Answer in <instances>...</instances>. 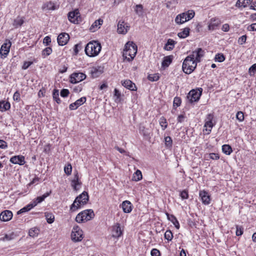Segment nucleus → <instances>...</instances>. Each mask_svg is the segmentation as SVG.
Masks as SVG:
<instances>
[{
    "instance_id": "obj_1",
    "label": "nucleus",
    "mask_w": 256,
    "mask_h": 256,
    "mask_svg": "<svg viewBox=\"0 0 256 256\" xmlns=\"http://www.w3.org/2000/svg\"><path fill=\"white\" fill-rule=\"evenodd\" d=\"M137 52V46L132 42H128L124 46L123 56L128 61L132 60Z\"/></svg>"
},
{
    "instance_id": "obj_2",
    "label": "nucleus",
    "mask_w": 256,
    "mask_h": 256,
    "mask_svg": "<svg viewBox=\"0 0 256 256\" xmlns=\"http://www.w3.org/2000/svg\"><path fill=\"white\" fill-rule=\"evenodd\" d=\"M102 49L100 43L97 41L89 42L85 47V52L90 57H94L98 56Z\"/></svg>"
},
{
    "instance_id": "obj_3",
    "label": "nucleus",
    "mask_w": 256,
    "mask_h": 256,
    "mask_svg": "<svg viewBox=\"0 0 256 256\" xmlns=\"http://www.w3.org/2000/svg\"><path fill=\"white\" fill-rule=\"evenodd\" d=\"M88 200V192H84L82 194L76 198L72 204L70 206V210L75 212L87 203Z\"/></svg>"
},
{
    "instance_id": "obj_4",
    "label": "nucleus",
    "mask_w": 256,
    "mask_h": 256,
    "mask_svg": "<svg viewBox=\"0 0 256 256\" xmlns=\"http://www.w3.org/2000/svg\"><path fill=\"white\" fill-rule=\"evenodd\" d=\"M197 64L192 60L191 56H186L184 59L182 66V69L183 72L186 74H190L196 69Z\"/></svg>"
},
{
    "instance_id": "obj_5",
    "label": "nucleus",
    "mask_w": 256,
    "mask_h": 256,
    "mask_svg": "<svg viewBox=\"0 0 256 256\" xmlns=\"http://www.w3.org/2000/svg\"><path fill=\"white\" fill-rule=\"evenodd\" d=\"M195 15L193 10H188L178 14L175 18V22L178 24H182L184 22L192 19Z\"/></svg>"
},
{
    "instance_id": "obj_6",
    "label": "nucleus",
    "mask_w": 256,
    "mask_h": 256,
    "mask_svg": "<svg viewBox=\"0 0 256 256\" xmlns=\"http://www.w3.org/2000/svg\"><path fill=\"white\" fill-rule=\"evenodd\" d=\"M94 216V211L91 209L84 210L80 212L76 218L77 222L81 223L90 220Z\"/></svg>"
},
{
    "instance_id": "obj_7",
    "label": "nucleus",
    "mask_w": 256,
    "mask_h": 256,
    "mask_svg": "<svg viewBox=\"0 0 256 256\" xmlns=\"http://www.w3.org/2000/svg\"><path fill=\"white\" fill-rule=\"evenodd\" d=\"M71 238L73 242H80L83 238V232L78 226H74L71 234Z\"/></svg>"
},
{
    "instance_id": "obj_8",
    "label": "nucleus",
    "mask_w": 256,
    "mask_h": 256,
    "mask_svg": "<svg viewBox=\"0 0 256 256\" xmlns=\"http://www.w3.org/2000/svg\"><path fill=\"white\" fill-rule=\"evenodd\" d=\"M68 20L74 24H78L81 21L80 14L78 9L70 12L68 14Z\"/></svg>"
},
{
    "instance_id": "obj_9",
    "label": "nucleus",
    "mask_w": 256,
    "mask_h": 256,
    "mask_svg": "<svg viewBox=\"0 0 256 256\" xmlns=\"http://www.w3.org/2000/svg\"><path fill=\"white\" fill-rule=\"evenodd\" d=\"M12 46L10 40H6L0 49V54L2 58H6L10 52V49Z\"/></svg>"
},
{
    "instance_id": "obj_10",
    "label": "nucleus",
    "mask_w": 256,
    "mask_h": 256,
    "mask_svg": "<svg viewBox=\"0 0 256 256\" xmlns=\"http://www.w3.org/2000/svg\"><path fill=\"white\" fill-rule=\"evenodd\" d=\"M204 56V51L201 48H198L194 51L192 52V54L188 56L192 58V60H194L196 63L200 62L201 60V58Z\"/></svg>"
},
{
    "instance_id": "obj_11",
    "label": "nucleus",
    "mask_w": 256,
    "mask_h": 256,
    "mask_svg": "<svg viewBox=\"0 0 256 256\" xmlns=\"http://www.w3.org/2000/svg\"><path fill=\"white\" fill-rule=\"evenodd\" d=\"M86 78V75L82 72H74L70 76V81L72 84L80 82Z\"/></svg>"
},
{
    "instance_id": "obj_12",
    "label": "nucleus",
    "mask_w": 256,
    "mask_h": 256,
    "mask_svg": "<svg viewBox=\"0 0 256 256\" xmlns=\"http://www.w3.org/2000/svg\"><path fill=\"white\" fill-rule=\"evenodd\" d=\"M128 24L123 20H120L118 24V34H126L129 30Z\"/></svg>"
},
{
    "instance_id": "obj_13",
    "label": "nucleus",
    "mask_w": 256,
    "mask_h": 256,
    "mask_svg": "<svg viewBox=\"0 0 256 256\" xmlns=\"http://www.w3.org/2000/svg\"><path fill=\"white\" fill-rule=\"evenodd\" d=\"M70 39L69 35L65 32L60 34L58 36V42L60 46L66 44Z\"/></svg>"
},
{
    "instance_id": "obj_14",
    "label": "nucleus",
    "mask_w": 256,
    "mask_h": 256,
    "mask_svg": "<svg viewBox=\"0 0 256 256\" xmlns=\"http://www.w3.org/2000/svg\"><path fill=\"white\" fill-rule=\"evenodd\" d=\"M82 182L79 180L78 172H76V174H74V178L72 180L71 186L74 190L78 191L80 188Z\"/></svg>"
},
{
    "instance_id": "obj_15",
    "label": "nucleus",
    "mask_w": 256,
    "mask_h": 256,
    "mask_svg": "<svg viewBox=\"0 0 256 256\" xmlns=\"http://www.w3.org/2000/svg\"><path fill=\"white\" fill-rule=\"evenodd\" d=\"M200 96L201 92H198L193 90L188 93V98L190 102H193L198 101L200 99Z\"/></svg>"
},
{
    "instance_id": "obj_16",
    "label": "nucleus",
    "mask_w": 256,
    "mask_h": 256,
    "mask_svg": "<svg viewBox=\"0 0 256 256\" xmlns=\"http://www.w3.org/2000/svg\"><path fill=\"white\" fill-rule=\"evenodd\" d=\"M122 234V230L120 226V224L116 223L112 227V236L118 238Z\"/></svg>"
},
{
    "instance_id": "obj_17",
    "label": "nucleus",
    "mask_w": 256,
    "mask_h": 256,
    "mask_svg": "<svg viewBox=\"0 0 256 256\" xmlns=\"http://www.w3.org/2000/svg\"><path fill=\"white\" fill-rule=\"evenodd\" d=\"M202 203L204 204L208 205L210 202V197L208 192L205 190H201L199 194Z\"/></svg>"
},
{
    "instance_id": "obj_18",
    "label": "nucleus",
    "mask_w": 256,
    "mask_h": 256,
    "mask_svg": "<svg viewBox=\"0 0 256 256\" xmlns=\"http://www.w3.org/2000/svg\"><path fill=\"white\" fill-rule=\"evenodd\" d=\"M10 162L14 164L23 165L25 164L24 157L22 156H15L12 157Z\"/></svg>"
},
{
    "instance_id": "obj_19",
    "label": "nucleus",
    "mask_w": 256,
    "mask_h": 256,
    "mask_svg": "<svg viewBox=\"0 0 256 256\" xmlns=\"http://www.w3.org/2000/svg\"><path fill=\"white\" fill-rule=\"evenodd\" d=\"M86 102V98L84 96L76 100L74 102L69 106L70 110H76L78 107L84 104Z\"/></svg>"
},
{
    "instance_id": "obj_20",
    "label": "nucleus",
    "mask_w": 256,
    "mask_h": 256,
    "mask_svg": "<svg viewBox=\"0 0 256 256\" xmlns=\"http://www.w3.org/2000/svg\"><path fill=\"white\" fill-rule=\"evenodd\" d=\"M12 218V213L11 211L6 210L0 214V220L4 222L10 220Z\"/></svg>"
},
{
    "instance_id": "obj_21",
    "label": "nucleus",
    "mask_w": 256,
    "mask_h": 256,
    "mask_svg": "<svg viewBox=\"0 0 256 256\" xmlns=\"http://www.w3.org/2000/svg\"><path fill=\"white\" fill-rule=\"evenodd\" d=\"M122 208L125 213H130L132 210V204L128 200H125L122 202Z\"/></svg>"
},
{
    "instance_id": "obj_22",
    "label": "nucleus",
    "mask_w": 256,
    "mask_h": 256,
    "mask_svg": "<svg viewBox=\"0 0 256 256\" xmlns=\"http://www.w3.org/2000/svg\"><path fill=\"white\" fill-rule=\"evenodd\" d=\"M122 85L126 88L131 90H136V86L134 83L129 80H126L122 82Z\"/></svg>"
},
{
    "instance_id": "obj_23",
    "label": "nucleus",
    "mask_w": 256,
    "mask_h": 256,
    "mask_svg": "<svg viewBox=\"0 0 256 256\" xmlns=\"http://www.w3.org/2000/svg\"><path fill=\"white\" fill-rule=\"evenodd\" d=\"M172 59L173 56L172 55L164 56L162 63V66L164 68L168 67L172 63Z\"/></svg>"
},
{
    "instance_id": "obj_24",
    "label": "nucleus",
    "mask_w": 256,
    "mask_h": 256,
    "mask_svg": "<svg viewBox=\"0 0 256 256\" xmlns=\"http://www.w3.org/2000/svg\"><path fill=\"white\" fill-rule=\"evenodd\" d=\"M252 0H238L236 4V6L237 8H246L250 4Z\"/></svg>"
},
{
    "instance_id": "obj_25",
    "label": "nucleus",
    "mask_w": 256,
    "mask_h": 256,
    "mask_svg": "<svg viewBox=\"0 0 256 256\" xmlns=\"http://www.w3.org/2000/svg\"><path fill=\"white\" fill-rule=\"evenodd\" d=\"M176 42L172 39L169 38L164 46V48L166 50H171L174 47Z\"/></svg>"
},
{
    "instance_id": "obj_26",
    "label": "nucleus",
    "mask_w": 256,
    "mask_h": 256,
    "mask_svg": "<svg viewBox=\"0 0 256 256\" xmlns=\"http://www.w3.org/2000/svg\"><path fill=\"white\" fill-rule=\"evenodd\" d=\"M102 22L103 20L101 19L96 20L91 26L90 30L92 32H95L98 28H100V26L102 25Z\"/></svg>"
},
{
    "instance_id": "obj_27",
    "label": "nucleus",
    "mask_w": 256,
    "mask_h": 256,
    "mask_svg": "<svg viewBox=\"0 0 256 256\" xmlns=\"http://www.w3.org/2000/svg\"><path fill=\"white\" fill-rule=\"evenodd\" d=\"M58 6H56L52 2H48L44 4L42 9H46L48 10H55L58 8Z\"/></svg>"
},
{
    "instance_id": "obj_28",
    "label": "nucleus",
    "mask_w": 256,
    "mask_h": 256,
    "mask_svg": "<svg viewBox=\"0 0 256 256\" xmlns=\"http://www.w3.org/2000/svg\"><path fill=\"white\" fill-rule=\"evenodd\" d=\"M51 194V191L50 192H46L44 194H43L41 196H38L36 199H34L33 202L34 204H36V206L38 204L42 202L45 198H46L47 196H50V194Z\"/></svg>"
},
{
    "instance_id": "obj_29",
    "label": "nucleus",
    "mask_w": 256,
    "mask_h": 256,
    "mask_svg": "<svg viewBox=\"0 0 256 256\" xmlns=\"http://www.w3.org/2000/svg\"><path fill=\"white\" fill-rule=\"evenodd\" d=\"M219 24V21L216 19H212L210 23L208 26V30H213L216 28Z\"/></svg>"
},
{
    "instance_id": "obj_30",
    "label": "nucleus",
    "mask_w": 256,
    "mask_h": 256,
    "mask_svg": "<svg viewBox=\"0 0 256 256\" xmlns=\"http://www.w3.org/2000/svg\"><path fill=\"white\" fill-rule=\"evenodd\" d=\"M24 18L18 16L16 19L14 20L12 25L16 28H17L18 26H20L24 24Z\"/></svg>"
},
{
    "instance_id": "obj_31",
    "label": "nucleus",
    "mask_w": 256,
    "mask_h": 256,
    "mask_svg": "<svg viewBox=\"0 0 256 256\" xmlns=\"http://www.w3.org/2000/svg\"><path fill=\"white\" fill-rule=\"evenodd\" d=\"M190 30V29L188 28H186L182 32H178V36L180 38H186L189 36Z\"/></svg>"
},
{
    "instance_id": "obj_32",
    "label": "nucleus",
    "mask_w": 256,
    "mask_h": 256,
    "mask_svg": "<svg viewBox=\"0 0 256 256\" xmlns=\"http://www.w3.org/2000/svg\"><path fill=\"white\" fill-rule=\"evenodd\" d=\"M142 174L140 170H138L133 174L132 180L138 182L142 179Z\"/></svg>"
},
{
    "instance_id": "obj_33",
    "label": "nucleus",
    "mask_w": 256,
    "mask_h": 256,
    "mask_svg": "<svg viewBox=\"0 0 256 256\" xmlns=\"http://www.w3.org/2000/svg\"><path fill=\"white\" fill-rule=\"evenodd\" d=\"M222 152L227 154L230 155L232 152V148L228 144H224L222 146Z\"/></svg>"
},
{
    "instance_id": "obj_34",
    "label": "nucleus",
    "mask_w": 256,
    "mask_h": 256,
    "mask_svg": "<svg viewBox=\"0 0 256 256\" xmlns=\"http://www.w3.org/2000/svg\"><path fill=\"white\" fill-rule=\"evenodd\" d=\"M16 235L14 232H11L10 234H6L4 237L0 238V240L2 241H9L14 239Z\"/></svg>"
},
{
    "instance_id": "obj_35",
    "label": "nucleus",
    "mask_w": 256,
    "mask_h": 256,
    "mask_svg": "<svg viewBox=\"0 0 256 256\" xmlns=\"http://www.w3.org/2000/svg\"><path fill=\"white\" fill-rule=\"evenodd\" d=\"M40 230L36 228H33L29 230V236L31 237L34 238L38 236L39 234Z\"/></svg>"
},
{
    "instance_id": "obj_36",
    "label": "nucleus",
    "mask_w": 256,
    "mask_h": 256,
    "mask_svg": "<svg viewBox=\"0 0 256 256\" xmlns=\"http://www.w3.org/2000/svg\"><path fill=\"white\" fill-rule=\"evenodd\" d=\"M52 97L54 100L58 104H60V100L59 98V92L58 90L54 89L52 92Z\"/></svg>"
},
{
    "instance_id": "obj_37",
    "label": "nucleus",
    "mask_w": 256,
    "mask_h": 256,
    "mask_svg": "<svg viewBox=\"0 0 256 256\" xmlns=\"http://www.w3.org/2000/svg\"><path fill=\"white\" fill-rule=\"evenodd\" d=\"M136 13L138 16H140L143 14V6L140 4H136L134 9Z\"/></svg>"
},
{
    "instance_id": "obj_38",
    "label": "nucleus",
    "mask_w": 256,
    "mask_h": 256,
    "mask_svg": "<svg viewBox=\"0 0 256 256\" xmlns=\"http://www.w3.org/2000/svg\"><path fill=\"white\" fill-rule=\"evenodd\" d=\"M45 216L48 224H52L54 222V216L52 213H45Z\"/></svg>"
},
{
    "instance_id": "obj_39",
    "label": "nucleus",
    "mask_w": 256,
    "mask_h": 256,
    "mask_svg": "<svg viewBox=\"0 0 256 256\" xmlns=\"http://www.w3.org/2000/svg\"><path fill=\"white\" fill-rule=\"evenodd\" d=\"M148 80L152 82H156L159 80L160 77L158 74H154L148 75Z\"/></svg>"
},
{
    "instance_id": "obj_40",
    "label": "nucleus",
    "mask_w": 256,
    "mask_h": 256,
    "mask_svg": "<svg viewBox=\"0 0 256 256\" xmlns=\"http://www.w3.org/2000/svg\"><path fill=\"white\" fill-rule=\"evenodd\" d=\"M64 171L66 175H70L72 171V165L70 164H68L66 165L64 168Z\"/></svg>"
},
{
    "instance_id": "obj_41",
    "label": "nucleus",
    "mask_w": 256,
    "mask_h": 256,
    "mask_svg": "<svg viewBox=\"0 0 256 256\" xmlns=\"http://www.w3.org/2000/svg\"><path fill=\"white\" fill-rule=\"evenodd\" d=\"M160 124L162 126V130H164L168 126L166 119L164 117H162L160 118Z\"/></svg>"
},
{
    "instance_id": "obj_42",
    "label": "nucleus",
    "mask_w": 256,
    "mask_h": 256,
    "mask_svg": "<svg viewBox=\"0 0 256 256\" xmlns=\"http://www.w3.org/2000/svg\"><path fill=\"white\" fill-rule=\"evenodd\" d=\"M173 234L170 230H167L164 233V238L168 241H170L172 239Z\"/></svg>"
},
{
    "instance_id": "obj_43",
    "label": "nucleus",
    "mask_w": 256,
    "mask_h": 256,
    "mask_svg": "<svg viewBox=\"0 0 256 256\" xmlns=\"http://www.w3.org/2000/svg\"><path fill=\"white\" fill-rule=\"evenodd\" d=\"M214 59L216 61H218V62H222L224 60L225 57L222 54H218L216 55Z\"/></svg>"
},
{
    "instance_id": "obj_44",
    "label": "nucleus",
    "mask_w": 256,
    "mask_h": 256,
    "mask_svg": "<svg viewBox=\"0 0 256 256\" xmlns=\"http://www.w3.org/2000/svg\"><path fill=\"white\" fill-rule=\"evenodd\" d=\"M52 52V49L50 47H47L42 52V56H49Z\"/></svg>"
},
{
    "instance_id": "obj_45",
    "label": "nucleus",
    "mask_w": 256,
    "mask_h": 256,
    "mask_svg": "<svg viewBox=\"0 0 256 256\" xmlns=\"http://www.w3.org/2000/svg\"><path fill=\"white\" fill-rule=\"evenodd\" d=\"M165 144L168 147H171L172 146V139L170 136H166L164 138Z\"/></svg>"
},
{
    "instance_id": "obj_46",
    "label": "nucleus",
    "mask_w": 256,
    "mask_h": 256,
    "mask_svg": "<svg viewBox=\"0 0 256 256\" xmlns=\"http://www.w3.org/2000/svg\"><path fill=\"white\" fill-rule=\"evenodd\" d=\"M256 72V64L252 65L249 68L248 72L250 76H254Z\"/></svg>"
},
{
    "instance_id": "obj_47",
    "label": "nucleus",
    "mask_w": 256,
    "mask_h": 256,
    "mask_svg": "<svg viewBox=\"0 0 256 256\" xmlns=\"http://www.w3.org/2000/svg\"><path fill=\"white\" fill-rule=\"evenodd\" d=\"M213 126V124L212 121H209V122H205L204 124V127H206L207 128H208V129L206 128V130L210 132L211 131V130Z\"/></svg>"
},
{
    "instance_id": "obj_48",
    "label": "nucleus",
    "mask_w": 256,
    "mask_h": 256,
    "mask_svg": "<svg viewBox=\"0 0 256 256\" xmlns=\"http://www.w3.org/2000/svg\"><path fill=\"white\" fill-rule=\"evenodd\" d=\"M236 118L240 121L242 122L244 120V114L242 112H238L236 114Z\"/></svg>"
},
{
    "instance_id": "obj_49",
    "label": "nucleus",
    "mask_w": 256,
    "mask_h": 256,
    "mask_svg": "<svg viewBox=\"0 0 256 256\" xmlns=\"http://www.w3.org/2000/svg\"><path fill=\"white\" fill-rule=\"evenodd\" d=\"M2 102H4V104H2V108H3L2 110L6 111V110H9L10 108V102H5L4 100H2Z\"/></svg>"
},
{
    "instance_id": "obj_50",
    "label": "nucleus",
    "mask_w": 256,
    "mask_h": 256,
    "mask_svg": "<svg viewBox=\"0 0 256 256\" xmlns=\"http://www.w3.org/2000/svg\"><path fill=\"white\" fill-rule=\"evenodd\" d=\"M180 196L182 199H188V191L186 190H182L180 194Z\"/></svg>"
},
{
    "instance_id": "obj_51",
    "label": "nucleus",
    "mask_w": 256,
    "mask_h": 256,
    "mask_svg": "<svg viewBox=\"0 0 256 256\" xmlns=\"http://www.w3.org/2000/svg\"><path fill=\"white\" fill-rule=\"evenodd\" d=\"M246 35L242 36L239 38L238 40V43L242 45L246 42Z\"/></svg>"
},
{
    "instance_id": "obj_52",
    "label": "nucleus",
    "mask_w": 256,
    "mask_h": 256,
    "mask_svg": "<svg viewBox=\"0 0 256 256\" xmlns=\"http://www.w3.org/2000/svg\"><path fill=\"white\" fill-rule=\"evenodd\" d=\"M13 99L16 102H20V93L16 91L14 92L13 96Z\"/></svg>"
},
{
    "instance_id": "obj_53",
    "label": "nucleus",
    "mask_w": 256,
    "mask_h": 256,
    "mask_svg": "<svg viewBox=\"0 0 256 256\" xmlns=\"http://www.w3.org/2000/svg\"><path fill=\"white\" fill-rule=\"evenodd\" d=\"M236 235L237 236H240L243 234V228L242 226H236Z\"/></svg>"
},
{
    "instance_id": "obj_54",
    "label": "nucleus",
    "mask_w": 256,
    "mask_h": 256,
    "mask_svg": "<svg viewBox=\"0 0 256 256\" xmlns=\"http://www.w3.org/2000/svg\"><path fill=\"white\" fill-rule=\"evenodd\" d=\"M181 104V100L178 97H176L174 100V106H179Z\"/></svg>"
},
{
    "instance_id": "obj_55",
    "label": "nucleus",
    "mask_w": 256,
    "mask_h": 256,
    "mask_svg": "<svg viewBox=\"0 0 256 256\" xmlns=\"http://www.w3.org/2000/svg\"><path fill=\"white\" fill-rule=\"evenodd\" d=\"M151 255L152 256H160V253L158 250L153 248L151 251Z\"/></svg>"
},
{
    "instance_id": "obj_56",
    "label": "nucleus",
    "mask_w": 256,
    "mask_h": 256,
    "mask_svg": "<svg viewBox=\"0 0 256 256\" xmlns=\"http://www.w3.org/2000/svg\"><path fill=\"white\" fill-rule=\"evenodd\" d=\"M68 94L69 91L68 89H62L60 92V96L64 98L68 96Z\"/></svg>"
},
{
    "instance_id": "obj_57",
    "label": "nucleus",
    "mask_w": 256,
    "mask_h": 256,
    "mask_svg": "<svg viewBox=\"0 0 256 256\" xmlns=\"http://www.w3.org/2000/svg\"><path fill=\"white\" fill-rule=\"evenodd\" d=\"M171 217L174 220V221L173 220H172V222L174 224V225L175 226L176 228H177L178 229L179 228H180V224H179V223H178V221L177 220L176 218L173 215H172Z\"/></svg>"
},
{
    "instance_id": "obj_58",
    "label": "nucleus",
    "mask_w": 256,
    "mask_h": 256,
    "mask_svg": "<svg viewBox=\"0 0 256 256\" xmlns=\"http://www.w3.org/2000/svg\"><path fill=\"white\" fill-rule=\"evenodd\" d=\"M32 64V62H24L22 66V68L23 70H26Z\"/></svg>"
},
{
    "instance_id": "obj_59",
    "label": "nucleus",
    "mask_w": 256,
    "mask_h": 256,
    "mask_svg": "<svg viewBox=\"0 0 256 256\" xmlns=\"http://www.w3.org/2000/svg\"><path fill=\"white\" fill-rule=\"evenodd\" d=\"M140 131L141 134H142L144 136H149V133L145 130V128L144 126L140 127Z\"/></svg>"
},
{
    "instance_id": "obj_60",
    "label": "nucleus",
    "mask_w": 256,
    "mask_h": 256,
    "mask_svg": "<svg viewBox=\"0 0 256 256\" xmlns=\"http://www.w3.org/2000/svg\"><path fill=\"white\" fill-rule=\"evenodd\" d=\"M210 158L212 160H218L220 156L218 154L211 153L210 154Z\"/></svg>"
},
{
    "instance_id": "obj_61",
    "label": "nucleus",
    "mask_w": 256,
    "mask_h": 256,
    "mask_svg": "<svg viewBox=\"0 0 256 256\" xmlns=\"http://www.w3.org/2000/svg\"><path fill=\"white\" fill-rule=\"evenodd\" d=\"M51 40L50 37L47 36L44 38L43 42L44 44H46V46H48Z\"/></svg>"
},
{
    "instance_id": "obj_62",
    "label": "nucleus",
    "mask_w": 256,
    "mask_h": 256,
    "mask_svg": "<svg viewBox=\"0 0 256 256\" xmlns=\"http://www.w3.org/2000/svg\"><path fill=\"white\" fill-rule=\"evenodd\" d=\"M214 115L212 114H210L207 115L206 118L205 120V122L212 121Z\"/></svg>"
},
{
    "instance_id": "obj_63",
    "label": "nucleus",
    "mask_w": 256,
    "mask_h": 256,
    "mask_svg": "<svg viewBox=\"0 0 256 256\" xmlns=\"http://www.w3.org/2000/svg\"><path fill=\"white\" fill-rule=\"evenodd\" d=\"M7 147L6 142L3 140H0V148H5Z\"/></svg>"
},
{
    "instance_id": "obj_64",
    "label": "nucleus",
    "mask_w": 256,
    "mask_h": 256,
    "mask_svg": "<svg viewBox=\"0 0 256 256\" xmlns=\"http://www.w3.org/2000/svg\"><path fill=\"white\" fill-rule=\"evenodd\" d=\"M248 29L249 30H256V23L252 24L251 25H250L248 26Z\"/></svg>"
}]
</instances>
